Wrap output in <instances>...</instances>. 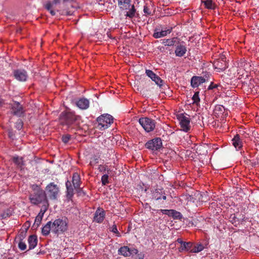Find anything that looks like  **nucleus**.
Returning a JSON list of instances; mask_svg holds the SVG:
<instances>
[{"mask_svg":"<svg viewBox=\"0 0 259 259\" xmlns=\"http://www.w3.org/2000/svg\"><path fill=\"white\" fill-rule=\"evenodd\" d=\"M32 191L29 196L30 202L35 205L41 204L42 211L46 212L48 209L49 203L45 191L37 185H32Z\"/></svg>","mask_w":259,"mask_h":259,"instance_id":"f257e3e1","label":"nucleus"},{"mask_svg":"<svg viewBox=\"0 0 259 259\" xmlns=\"http://www.w3.org/2000/svg\"><path fill=\"white\" fill-rule=\"evenodd\" d=\"M80 119V116L76 115L75 112L66 110L60 114L59 122L69 131L78 126Z\"/></svg>","mask_w":259,"mask_h":259,"instance_id":"f03ea898","label":"nucleus"},{"mask_svg":"<svg viewBox=\"0 0 259 259\" xmlns=\"http://www.w3.org/2000/svg\"><path fill=\"white\" fill-rule=\"evenodd\" d=\"M81 184L80 175L77 172H74L72 175V180H67L65 185L66 187V197L68 201H72L74 196V189L79 188Z\"/></svg>","mask_w":259,"mask_h":259,"instance_id":"7ed1b4c3","label":"nucleus"},{"mask_svg":"<svg viewBox=\"0 0 259 259\" xmlns=\"http://www.w3.org/2000/svg\"><path fill=\"white\" fill-rule=\"evenodd\" d=\"M97 121L98 123L97 127L101 130H104L113 123V118L110 114H104L98 117Z\"/></svg>","mask_w":259,"mask_h":259,"instance_id":"20e7f679","label":"nucleus"},{"mask_svg":"<svg viewBox=\"0 0 259 259\" xmlns=\"http://www.w3.org/2000/svg\"><path fill=\"white\" fill-rule=\"evenodd\" d=\"M67 229L66 219H58L52 223V231L55 234L63 233Z\"/></svg>","mask_w":259,"mask_h":259,"instance_id":"39448f33","label":"nucleus"},{"mask_svg":"<svg viewBox=\"0 0 259 259\" xmlns=\"http://www.w3.org/2000/svg\"><path fill=\"white\" fill-rule=\"evenodd\" d=\"M46 196L51 200H56L57 199L60 192L59 186L55 184L54 183H50L45 188V191Z\"/></svg>","mask_w":259,"mask_h":259,"instance_id":"423d86ee","label":"nucleus"},{"mask_svg":"<svg viewBox=\"0 0 259 259\" xmlns=\"http://www.w3.org/2000/svg\"><path fill=\"white\" fill-rule=\"evenodd\" d=\"M139 122L145 131L148 133L153 131L155 128L156 122L152 118L147 117H141L139 119Z\"/></svg>","mask_w":259,"mask_h":259,"instance_id":"0eeeda50","label":"nucleus"},{"mask_svg":"<svg viewBox=\"0 0 259 259\" xmlns=\"http://www.w3.org/2000/svg\"><path fill=\"white\" fill-rule=\"evenodd\" d=\"M11 113L18 117L24 116L25 110L23 106L18 102L14 101L11 104Z\"/></svg>","mask_w":259,"mask_h":259,"instance_id":"6e6552de","label":"nucleus"},{"mask_svg":"<svg viewBox=\"0 0 259 259\" xmlns=\"http://www.w3.org/2000/svg\"><path fill=\"white\" fill-rule=\"evenodd\" d=\"M162 146V142L160 138H155L148 141L145 144V147L152 151L159 150Z\"/></svg>","mask_w":259,"mask_h":259,"instance_id":"1a4fd4ad","label":"nucleus"},{"mask_svg":"<svg viewBox=\"0 0 259 259\" xmlns=\"http://www.w3.org/2000/svg\"><path fill=\"white\" fill-rule=\"evenodd\" d=\"M178 118L180 121L181 130L185 132H189L191 130L190 119L183 114H179Z\"/></svg>","mask_w":259,"mask_h":259,"instance_id":"9d476101","label":"nucleus"},{"mask_svg":"<svg viewBox=\"0 0 259 259\" xmlns=\"http://www.w3.org/2000/svg\"><path fill=\"white\" fill-rule=\"evenodd\" d=\"M156 8L154 3L151 1L145 3L144 6L143 11L146 16H153L155 12Z\"/></svg>","mask_w":259,"mask_h":259,"instance_id":"9b49d317","label":"nucleus"},{"mask_svg":"<svg viewBox=\"0 0 259 259\" xmlns=\"http://www.w3.org/2000/svg\"><path fill=\"white\" fill-rule=\"evenodd\" d=\"M172 30V27H170L168 28L165 29V30H160L156 28L154 30V33L153 34V36L155 38H158L162 37H164L166 36L168 34H169L171 32Z\"/></svg>","mask_w":259,"mask_h":259,"instance_id":"f8f14e48","label":"nucleus"},{"mask_svg":"<svg viewBox=\"0 0 259 259\" xmlns=\"http://www.w3.org/2000/svg\"><path fill=\"white\" fill-rule=\"evenodd\" d=\"M105 217V211L101 207H98L94 214V221L101 223L103 222Z\"/></svg>","mask_w":259,"mask_h":259,"instance_id":"ddd939ff","label":"nucleus"},{"mask_svg":"<svg viewBox=\"0 0 259 259\" xmlns=\"http://www.w3.org/2000/svg\"><path fill=\"white\" fill-rule=\"evenodd\" d=\"M152 196L153 198L157 200L161 198L163 200H166V199L165 191L162 188L155 189L152 192Z\"/></svg>","mask_w":259,"mask_h":259,"instance_id":"4468645a","label":"nucleus"},{"mask_svg":"<svg viewBox=\"0 0 259 259\" xmlns=\"http://www.w3.org/2000/svg\"><path fill=\"white\" fill-rule=\"evenodd\" d=\"M14 76L16 79L20 81H26L28 76L26 71L21 69L14 70Z\"/></svg>","mask_w":259,"mask_h":259,"instance_id":"2eb2a0df","label":"nucleus"},{"mask_svg":"<svg viewBox=\"0 0 259 259\" xmlns=\"http://www.w3.org/2000/svg\"><path fill=\"white\" fill-rule=\"evenodd\" d=\"M146 73L148 76H149L153 81H154L157 85L161 86L163 80L154 73L152 70H146Z\"/></svg>","mask_w":259,"mask_h":259,"instance_id":"dca6fc26","label":"nucleus"},{"mask_svg":"<svg viewBox=\"0 0 259 259\" xmlns=\"http://www.w3.org/2000/svg\"><path fill=\"white\" fill-rule=\"evenodd\" d=\"M60 3V0H53V3L51 2H48L45 5V8L49 11L52 16H55L56 13L54 10L52 9L53 5H57Z\"/></svg>","mask_w":259,"mask_h":259,"instance_id":"f3484780","label":"nucleus"},{"mask_svg":"<svg viewBox=\"0 0 259 259\" xmlns=\"http://www.w3.org/2000/svg\"><path fill=\"white\" fill-rule=\"evenodd\" d=\"M205 82V79L201 78V76H194L191 80V84L193 88H197L201 83Z\"/></svg>","mask_w":259,"mask_h":259,"instance_id":"a211bd4d","label":"nucleus"},{"mask_svg":"<svg viewBox=\"0 0 259 259\" xmlns=\"http://www.w3.org/2000/svg\"><path fill=\"white\" fill-rule=\"evenodd\" d=\"M12 161L17 166V168L22 170L25 164L23 158L22 157L14 156L12 158Z\"/></svg>","mask_w":259,"mask_h":259,"instance_id":"6ab92c4d","label":"nucleus"},{"mask_svg":"<svg viewBox=\"0 0 259 259\" xmlns=\"http://www.w3.org/2000/svg\"><path fill=\"white\" fill-rule=\"evenodd\" d=\"M38 240L37 236L35 235H31L29 236L28 242L29 245V249L28 250H31L36 246Z\"/></svg>","mask_w":259,"mask_h":259,"instance_id":"aec40b11","label":"nucleus"},{"mask_svg":"<svg viewBox=\"0 0 259 259\" xmlns=\"http://www.w3.org/2000/svg\"><path fill=\"white\" fill-rule=\"evenodd\" d=\"M224 107L221 105H217L214 107L213 114L216 117H219L224 115Z\"/></svg>","mask_w":259,"mask_h":259,"instance_id":"412c9836","label":"nucleus"},{"mask_svg":"<svg viewBox=\"0 0 259 259\" xmlns=\"http://www.w3.org/2000/svg\"><path fill=\"white\" fill-rule=\"evenodd\" d=\"M187 51L186 47L181 44L178 45L175 50V54L177 56H183Z\"/></svg>","mask_w":259,"mask_h":259,"instance_id":"4be33fe9","label":"nucleus"},{"mask_svg":"<svg viewBox=\"0 0 259 259\" xmlns=\"http://www.w3.org/2000/svg\"><path fill=\"white\" fill-rule=\"evenodd\" d=\"M76 105L81 109H86L89 106V101L87 99L81 98L77 102Z\"/></svg>","mask_w":259,"mask_h":259,"instance_id":"5701e85b","label":"nucleus"},{"mask_svg":"<svg viewBox=\"0 0 259 259\" xmlns=\"http://www.w3.org/2000/svg\"><path fill=\"white\" fill-rule=\"evenodd\" d=\"M233 145L237 149L242 147V143L239 135L237 134L232 140Z\"/></svg>","mask_w":259,"mask_h":259,"instance_id":"b1692460","label":"nucleus"},{"mask_svg":"<svg viewBox=\"0 0 259 259\" xmlns=\"http://www.w3.org/2000/svg\"><path fill=\"white\" fill-rule=\"evenodd\" d=\"M131 0H118V5L120 9L128 10L131 7Z\"/></svg>","mask_w":259,"mask_h":259,"instance_id":"393cba45","label":"nucleus"},{"mask_svg":"<svg viewBox=\"0 0 259 259\" xmlns=\"http://www.w3.org/2000/svg\"><path fill=\"white\" fill-rule=\"evenodd\" d=\"M193 247V243L191 242H185L182 245L179 247L180 252L190 251Z\"/></svg>","mask_w":259,"mask_h":259,"instance_id":"a878e982","label":"nucleus"},{"mask_svg":"<svg viewBox=\"0 0 259 259\" xmlns=\"http://www.w3.org/2000/svg\"><path fill=\"white\" fill-rule=\"evenodd\" d=\"M52 222L49 221L45 226H44V227H42L41 230V233L42 235L47 236L50 234V231L52 230Z\"/></svg>","mask_w":259,"mask_h":259,"instance_id":"bb28decb","label":"nucleus"},{"mask_svg":"<svg viewBox=\"0 0 259 259\" xmlns=\"http://www.w3.org/2000/svg\"><path fill=\"white\" fill-rule=\"evenodd\" d=\"M213 64L215 68H217L222 71L225 70L228 67L227 62H223L220 60L215 61Z\"/></svg>","mask_w":259,"mask_h":259,"instance_id":"cd10ccee","label":"nucleus"},{"mask_svg":"<svg viewBox=\"0 0 259 259\" xmlns=\"http://www.w3.org/2000/svg\"><path fill=\"white\" fill-rule=\"evenodd\" d=\"M202 3L204 4V7L207 9L214 10L215 8V4L212 0L202 1Z\"/></svg>","mask_w":259,"mask_h":259,"instance_id":"c85d7f7f","label":"nucleus"},{"mask_svg":"<svg viewBox=\"0 0 259 259\" xmlns=\"http://www.w3.org/2000/svg\"><path fill=\"white\" fill-rule=\"evenodd\" d=\"M118 254L124 256H130V248L126 246L121 247L118 250Z\"/></svg>","mask_w":259,"mask_h":259,"instance_id":"c756f323","label":"nucleus"},{"mask_svg":"<svg viewBox=\"0 0 259 259\" xmlns=\"http://www.w3.org/2000/svg\"><path fill=\"white\" fill-rule=\"evenodd\" d=\"M42 208H41V212H42L41 215H37L35 219L34 223L33 224L32 227L34 228H37V227L40 224L41 221L42 220V217L44 216V213L46 212L42 211Z\"/></svg>","mask_w":259,"mask_h":259,"instance_id":"7c9ffc66","label":"nucleus"},{"mask_svg":"<svg viewBox=\"0 0 259 259\" xmlns=\"http://www.w3.org/2000/svg\"><path fill=\"white\" fill-rule=\"evenodd\" d=\"M203 245L201 243H197L194 245H193L192 249L190 250V252L197 253L202 251L204 249Z\"/></svg>","mask_w":259,"mask_h":259,"instance_id":"2f4dec72","label":"nucleus"},{"mask_svg":"<svg viewBox=\"0 0 259 259\" xmlns=\"http://www.w3.org/2000/svg\"><path fill=\"white\" fill-rule=\"evenodd\" d=\"M129 9V11L126 12V13L125 15V16L127 17L132 19L135 16L136 13V10L135 8L134 5H132L131 8H130V9Z\"/></svg>","mask_w":259,"mask_h":259,"instance_id":"473e14b6","label":"nucleus"},{"mask_svg":"<svg viewBox=\"0 0 259 259\" xmlns=\"http://www.w3.org/2000/svg\"><path fill=\"white\" fill-rule=\"evenodd\" d=\"M177 38L173 37L171 39H163L162 44L165 46H173L176 42Z\"/></svg>","mask_w":259,"mask_h":259,"instance_id":"72a5a7b5","label":"nucleus"},{"mask_svg":"<svg viewBox=\"0 0 259 259\" xmlns=\"http://www.w3.org/2000/svg\"><path fill=\"white\" fill-rule=\"evenodd\" d=\"M169 217H172L174 219L181 220L182 218V214L174 209H171Z\"/></svg>","mask_w":259,"mask_h":259,"instance_id":"f704fd0d","label":"nucleus"},{"mask_svg":"<svg viewBox=\"0 0 259 259\" xmlns=\"http://www.w3.org/2000/svg\"><path fill=\"white\" fill-rule=\"evenodd\" d=\"M98 169L99 170V171L101 172H103V173H106V174H110V169L108 168V167L107 165L105 164V165H100L98 167Z\"/></svg>","mask_w":259,"mask_h":259,"instance_id":"c9c22d12","label":"nucleus"},{"mask_svg":"<svg viewBox=\"0 0 259 259\" xmlns=\"http://www.w3.org/2000/svg\"><path fill=\"white\" fill-rule=\"evenodd\" d=\"M8 136L9 138L12 141H14L15 139L16 132L13 130L12 128H8L7 130Z\"/></svg>","mask_w":259,"mask_h":259,"instance_id":"e433bc0d","label":"nucleus"},{"mask_svg":"<svg viewBox=\"0 0 259 259\" xmlns=\"http://www.w3.org/2000/svg\"><path fill=\"white\" fill-rule=\"evenodd\" d=\"M192 100L193 101V104L198 105V104H199V103L200 102V99L199 97V92H196L194 93V94L192 97Z\"/></svg>","mask_w":259,"mask_h":259,"instance_id":"4c0bfd02","label":"nucleus"},{"mask_svg":"<svg viewBox=\"0 0 259 259\" xmlns=\"http://www.w3.org/2000/svg\"><path fill=\"white\" fill-rule=\"evenodd\" d=\"M108 178L109 176L108 174H105L103 176H102L101 178V182L102 185H106L109 183L108 181Z\"/></svg>","mask_w":259,"mask_h":259,"instance_id":"58836bf2","label":"nucleus"},{"mask_svg":"<svg viewBox=\"0 0 259 259\" xmlns=\"http://www.w3.org/2000/svg\"><path fill=\"white\" fill-rule=\"evenodd\" d=\"M74 190H75L78 196L84 197L86 195V193L84 191L83 188L80 187V186L78 188L75 189Z\"/></svg>","mask_w":259,"mask_h":259,"instance_id":"ea45409f","label":"nucleus"},{"mask_svg":"<svg viewBox=\"0 0 259 259\" xmlns=\"http://www.w3.org/2000/svg\"><path fill=\"white\" fill-rule=\"evenodd\" d=\"M23 122L22 119H19L15 123V127L18 130H20L23 128Z\"/></svg>","mask_w":259,"mask_h":259,"instance_id":"a19ab883","label":"nucleus"},{"mask_svg":"<svg viewBox=\"0 0 259 259\" xmlns=\"http://www.w3.org/2000/svg\"><path fill=\"white\" fill-rule=\"evenodd\" d=\"M71 139V136L69 134L63 135L62 137V141L64 144L68 143Z\"/></svg>","mask_w":259,"mask_h":259,"instance_id":"79ce46f5","label":"nucleus"},{"mask_svg":"<svg viewBox=\"0 0 259 259\" xmlns=\"http://www.w3.org/2000/svg\"><path fill=\"white\" fill-rule=\"evenodd\" d=\"M18 247L21 250H24L26 249L27 246L26 243L22 240H19L18 243Z\"/></svg>","mask_w":259,"mask_h":259,"instance_id":"37998d69","label":"nucleus"},{"mask_svg":"<svg viewBox=\"0 0 259 259\" xmlns=\"http://www.w3.org/2000/svg\"><path fill=\"white\" fill-rule=\"evenodd\" d=\"M26 233H27V231H23L22 232H21L18 237H17V238H18L19 239V240H23V239L26 237Z\"/></svg>","mask_w":259,"mask_h":259,"instance_id":"c03bdc74","label":"nucleus"},{"mask_svg":"<svg viewBox=\"0 0 259 259\" xmlns=\"http://www.w3.org/2000/svg\"><path fill=\"white\" fill-rule=\"evenodd\" d=\"M100 158V157L99 156H95L94 157H93V160L92 161H91L90 162V164L91 165H92L93 164H97L99 162V159Z\"/></svg>","mask_w":259,"mask_h":259,"instance_id":"a18cd8bd","label":"nucleus"},{"mask_svg":"<svg viewBox=\"0 0 259 259\" xmlns=\"http://www.w3.org/2000/svg\"><path fill=\"white\" fill-rule=\"evenodd\" d=\"M210 76V74L208 72H205L201 78L203 79H205V82L208 81Z\"/></svg>","mask_w":259,"mask_h":259,"instance_id":"49530a36","label":"nucleus"},{"mask_svg":"<svg viewBox=\"0 0 259 259\" xmlns=\"http://www.w3.org/2000/svg\"><path fill=\"white\" fill-rule=\"evenodd\" d=\"M109 230L111 232H112L114 233H117L118 230L115 224H114L111 227H110Z\"/></svg>","mask_w":259,"mask_h":259,"instance_id":"de8ad7c7","label":"nucleus"},{"mask_svg":"<svg viewBox=\"0 0 259 259\" xmlns=\"http://www.w3.org/2000/svg\"><path fill=\"white\" fill-rule=\"evenodd\" d=\"M139 251L136 248H130V255L132 254H136L138 253Z\"/></svg>","mask_w":259,"mask_h":259,"instance_id":"09e8293b","label":"nucleus"},{"mask_svg":"<svg viewBox=\"0 0 259 259\" xmlns=\"http://www.w3.org/2000/svg\"><path fill=\"white\" fill-rule=\"evenodd\" d=\"M218 84H214L212 82H211L210 84L209 85L208 88V90H212L213 89H215L218 87Z\"/></svg>","mask_w":259,"mask_h":259,"instance_id":"8fccbe9b","label":"nucleus"},{"mask_svg":"<svg viewBox=\"0 0 259 259\" xmlns=\"http://www.w3.org/2000/svg\"><path fill=\"white\" fill-rule=\"evenodd\" d=\"M160 211L162 212L163 214H166L169 217L171 209H161Z\"/></svg>","mask_w":259,"mask_h":259,"instance_id":"3c124183","label":"nucleus"},{"mask_svg":"<svg viewBox=\"0 0 259 259\" xmlns=\"http://www.w3.org/2000/svg\"><path fill=\"white\" fill-rule=\"evenodd\" d=\"M217 60H220L223 62H226V57L225 55L222 54L220 57Z\"/></svg>","mask_w":259,"mask_h":259,"instance_id":"603ef678","label":"nucleus"},{"mask_svg":"<svg viewBox=\"0 0 259 259\" xmlns=\"http://www.w3.org/2000/svg\"><path fill=\"white\" fill-rule=\"evenodd\" d=\"M230 219H232L231 222H232V224H235L236 223V218L235 217V214H231V216H230Z\"/></svg>","mask_w":259,"mask_h":259,"instance_id":"864d4df0","label":"nucleus"},{"mask_svg":"<svg viewBox=\"0 0 259 259\" xmlns=\"http://www.w3.org/2000/svg\"><path fill=\"white\" fill-rule=\"evenodd\" d=\"M63 14L67 16H71L72 15V12H71L70 11H65L64 12H63L62 13V14Z\"/></svg>","mask_w":259,"mask_h":259,"instance_id":"5fc2aeb1","label":"nucleus"},{"mask_svg":"<svg viewBox=\"0 0 259 259\" xmlns=\"http://www.w3.org/2000/svg\"><path fill=\"white\" fill-rule=\"evenodd\" d=\"M5 101L0 96V107H3L5 105Z\"/></svg>","mask_w":259,"mask_h":259,"instance_id":"6e6d98bb","label":"nucleus"},{"mask_svg":"<svg viewBox=\"0 0 259 259\" xmlns=\"http://www.w3.org/2000/svg\"><path fill=\"white\" fill-rule=\"evenodd\" d=\"M177 241L180 244V245H182L185 242V241H183L181 238H178Z\"/></svg>","mask_w":259,"mask_h":259,"instance_id":"4d7b16f0","label":"nucleus"},{"mask_svg":"<svg viewBox=\"0 0 259 259\" xmlns=\"http://www.w3.org/2000/svg\"><path fill=\"white\" fill-rule=\"evenodd\" d=\"M75 0H63V3L65 4L66 3L69 2L72 3L75 2Z\"/></svg>","mask_w":259,"mask_h":259,"instance_id":"13d9d810","label":"nucleus"},{"mask_svg":"<svg viewBox=\"0 0 259 259\" xmlns=\"http://www.w3.org/2000/svg\"><path fill=\"white\" fill-rule=\"evenodd\" d=\"M8 214H5V213H3V214H2V217L3 219H5L6 218V216H8Z\"/></svg>","mask_w":259,"mask_h":259,"instance_id":"bf43d9fd","label":"nucleus"},{"mask_svg":"<svg viewBox=\"0 0 259 259\" xmlns=\"http://www.w3.org/2000/svg\"><path fill=\"white\" fill-rule=\"evenodd\" d=\"M115 234H116V236H118V237H120L121 236V234L120 233L118 232V231L117 230V233H115Z\"/></svg>","mask_w":259,"mask_h":259,"instance_id":"052dcab7","label":"nucleus"},{"mask_svg":"<svg viewBox=\"0 0 259 259\" xmlns=\"http://www.w3.org/2000/svg\"><path fill=\"white\" fill-rule=\"evenodd\" d=\"M42 212H41V210L40 211L39 213L38 214V215H41Z\"/></svg>","mask_w":259,"mask_h":259,"instance_id":"680f3d73","label":"nucleus"},{"mask_svg":"<svg viewBox=\"0 0 259 259\" xmlns=\"http://www.w3.org/2000/svg\"><path fill=\"white\" fill-rule=\"evenodd\" d=\"M139 259H143V257H139Z\"/></svg>","mask_w":259,"mask_h":259,"instance_id":"e2e57ef3","label":"nucleus"}]
</instances>
